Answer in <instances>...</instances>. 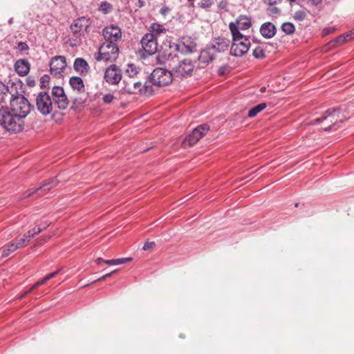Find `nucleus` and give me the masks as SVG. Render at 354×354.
Masks as SVG:
<instances>
[{"mask_svg": "<svg viewBox=\"0 0 354 354\" xmlns=\"http://www.w3.org/2000/svg\"><path fill=\"white\" fill-rule=\"evenodd\" d=\"M10 94V109L0 104V124L8 131L17 133L24 129V119L31 111V104L27 98L18 92L12 93L11 91Z\"/></svg>", "mask_w": 354, "mask_h": 354, "instance_id": "obj_1", "label": "nucleus"}, {"mask_svg": "<svg viewBox=\"0 0 354 354\" xmlns=\"http://www.w3.org/2000/svg\"><path fill=\"white\" fill-rule=\"evenodd\" d=\"M52 96L46 91L39 92L35 99L37 111L44 116L57 112L56 108L59 110L66 109L69 100L65 94L63 87L55 86L52 88Z\"/></svg>", "mask_w": 354, "mask_h": 354, "instance_id": "obj_2", "label": "nucleus"}, {"mask_svg": "<svg viewBox=\"0 0 354 354\" xmlns=\"http://www.w3.org/2000/svg\"><path fill=\"white\" fill-rule=\"evenodd\" d=\"M346 119L345 115L338 109L327 110L320 118H318L309 124L315 125L323 123L322 129L325 131H335L339 127V124Z\"/></svg>", "mask_w": 354, "mask_h": 354, "instance_id": "obj_3", "label": "nucleus"}, {"mask_svg": "<svg viewBox=\"0 0 354 354\" xmlns=\"http://www.w3.org/2000/svg\"><path fill=\"white\" fill-rule=\"evenodd\" d=\"M234 32H231L232 43L230 54L234 57H241L248 53L250 46V41L246 36L235 30V28H234Z\"/></svg>", "mask_w": 354, "mask_h": 354, "instance_id": "obj_4", "label": "nucleus"}, {"mask_svg": "<svg viewBox=\"0 0 354 354\" xmlns=\"http://www.w3.org/2000/svg\"><path fill=\"white\" fill-rule=\"evenodd\" d=\"M122 84H124L122 89L129 94L140 93L151 95L155 92L154 88H152V86H149V83L145 82V84H142L136 77H124Z\"/></svg>", "mask_w": 354, "mask_h": 354, "instance_id": "obj_5", "label": "nucleus"}, {"mask_svg": "<svg viewBox=\"0 0 354 354\" xmlns=\"http://www.w3.org/2000/svg\"><path fill=\"white\" fill-rule=\"evenodd\" d=\"M174 78L172 71H168L162 68H157L153 71L150 75L149 86H165L171 83Z\"/></svg>", "mask_w": 354, "mask_h": 354, "instance_id": "obj_6", "label": "nucleus"}, {"mask_svg": "<svg viewBox=\"0 0 354 354\" xmlns=\"http://www.w3.org/2000/svg\"><path fill=\"white\" fill-rule=\"evenodd\" d=\"M119 48L116 43L104 41L99 48V53L95 57L97 61L113 62L118 56Z\"/></svg>", "mask_w": 354, "mask_h": 354, "instance_id": "obj_7", "label": "nucleus"}, {"mask_svg": "<svg viewBox=\"0 0 354 354\" xmlns=\"http://www.w3.org/2000/svg\"><path fill=\"white\" fill-rule=\"evenodd\" d=\"M91 24L92 21L90 18L80 17L73 21L70 26V30L76 39H80L88 32Z\"/></svg>", "mask_w": 354, "mask_h": 354, "instance_id": "obj_8", "label": "nucleus"}, {"mask_svg": "<svg viewBox=\"0 0 354 354\" xmlns=\"http://www.w3.org/2000/svg\"><path fill=\"white\" fill-rule=\"evenodd\" d=\"M194 69V65L189 59H184L171 68L174 78H186L192 76Z\"/></svg>", "mask_w": 354, "mask_h": 354, "instance_id": "obj_9", "label": "nucleus"}, {"mask_svg": "<svg viewBox=\"0 0 354 354\" xmlns=\"http://www.w3.org/2000/svg\"><path fill=\"white\" fill-rule=\"evenodd\" d=\"M50 73L56 78L64 77L66 68V60L64 56L57 55L53 57L50 62Z\"/></svg>", "mask_w": 354, "mask_h": 354, "instance_id": "obj_10", "label": "nucleus"}, {"mask_svg": "<svg viewBox=\"0 0 354 354\" xmlns=\"http://www.w3.org/2000/svg\"><path fill=\"white\" fill-rule=\"evenodd\" d=\"M209 129V127L207 124H203L196 127L193 131L184 139L183 142V147H189L195 145L208 132Z\"/></svg>", "mask_w": 354, "mask_h": 354, "instance_id": "obj_11", "label": "nucleus"}, {"mask_svg": "<svg viewBox=\"0 0 354 354\" xmlns=\"http://www.w3.org/2000/svg\"><path fill=\"white\" fill-rule=\"evenodd\" d=\"M142 49L147 55H151L156 53L158 43L156 38L151 33H146L140 41Z\"/></svg>", "mask_w": 354, "mask_h": 354, "instance_id": "obj_12", "label": "nucleus"}, {"mask_svg": "<svg viewBox=\"0 0 354 354\" xmlns=\"http://www.w3.org/2000/svg\"><path fill=\"white\" fill-rule=\"evenodd\" d=\"M104 79L109 84H118L122 80L121 70L115 64L111 65L106 69Z\"/></svg>", "mask_w": 354, "mask_h": 354, "instance_id": "obj_13", "label": "nucleus"}, {"mask_svg": "<svg viewBox=\"0 0 354 354\" xmlns=\"http://www.w3.org/2000/svg\"><path fill=\"white\" fill-rule=\"evenodd\" d=\"M102 35L105 41H113L117 44L122 37V31L118 26L111 24L103 29Z\"/></svg>", "mask_w": 354, "mask_h": 354, "instance_id": "obj_14", "label": "nucleus"}, {"mask_svg": "<svg viewBox=\"0 0 354 354\" xmlns=\"http://www.w3.org/2000/svg\"><path fill=\"white\" fill-rule=\"evenodd\" d=\"M58 183L59 181L57 178L48 179L39 187L31 188L27 192L24 193V198L30 197L35 193H37L38 195L41 196L44 194V191L50 190L52 187H55Z\"/></svg>", "mask_w": 354, "mask_h": 354, "instance_id": "obj_15", "label": "nucleus"}, {"mask_svg": "<svg viewBox=\"0 0 354 354\" xmlns=\"http://www.w3.org/2000/svg\"><path fill=\"white\" fill-rule=\"evenodd\" d=\"M252 23L250 17L245 15H241L237 18L236 23L231 22L230 24L229 28L231 32H234V28L237 31L241 32V30L249 29Z\"/></svg>", "mask_w": 354, "mask_h": 354, "instance_id": "obj_16", "label": "nucleus"}, {"mask_svg": "<svg viewBox=\"0 0 354 354\" xmlns=\"http://www.w3.org/2000/svg\"><path fill=\"white\" fill-rule=\"evenodd\" d=\"M27 245L26 239H16L2 248L1 257H6L19 248Z\"/></svg>", "mask_w": 354, "mask_h": 354, "instance_id": "obj_17", "label": "nucleus"}, {"mask_svg": "<svg viewBox=\"0 0 354 354\" xmlns=\"http://www.w3.org/2000/svg\"><path fill=\"white\" fill-rule=\"evenodd\" d=\"M230 46V40L224 38L218 37L213 39L211 44L209 46L213 52L216 54L217 53H223L228 49Z\"/></svg>", "mask_w": 354, "mask_h": 354, "instance_id": "obj_18", "label": "nucleus"}, {"mask_svg": "<svg viewBox=\"0 0 354 354\" xmlns=\"http://www.w3.org/2000/svg\"><path fill=\"white\" fill-rule=\"evenodd\" d=\"M15 72L21 77L28 74L30 69V64L27 59H20L16 61L14 65Z\"/></svg>", "mask_w": 354, "mask_h": 354, "instance_id": "obj_19", "label": "nucleus"}, {"mask_svg": "<svg viewBox=\"0 0 354 354\" xmlns=\"http://www.w3.org/2000/svg\"><path fill=\"white\" fill-rule=\"evenodd\" d=\"M69 84L74 92L77 94H84L86 88L83 80L78 76L71 77L69 80Z\"/></svg>", "mask_w": 354, "mask_h": 354, "instance_id": "obj_20", "label": "nucleus"}, {"mask_svg": "<svg viewBox=\"0 0 354 354\" xmlns=\"http://www.w3.org/2000/svg\"><path fill=\"white\" fill-rule=\"evenodd\" d=\"M276 32V27L271 22L264 23L260 28V32L261 35L266 39H270L273 37L275 35Z\"/></svg>", "mask_w": 354, "mask_h": 354, "instance_id": "obj_21", "label": "nucleus"}, {"mask_svg": "<svg viewBox=\"0 0 354 354\" xmlns=\"http://www.w3.org/2000/svg\"><path fill=\"white\" fill-rule=\"evenodd\" d=\"M73 67L75 71L81 75L87 74L90 70V67L87 62L81 57H78L75 59Z\"/></svg>", "mask_w": 354, "mask_h": 354, "instance_id": "obj_22", "label": "nucleus"}, {"mask_svg": "<svg viewBox=\"0 0 354 354\" xmlns=\"http://www.w3.org/2000/svg\"><path fill=\"white\" fill-rule=\"evenodd\" d=\"M215 53L209 46H207L205 49L202 50L198 57V61L204 64H208L215 57Z\"/></svg>", "mask_w": 354, "mask_h": 354, "instance_id": "obj_23", "label": "nucleus"}, {"mask_svg": "<svg viewBox=\"0 0 354 354\" xmlns=\"http://www.w3.org/2000/svg\"><path fill=\"white\" fill-rule=\"evenodd\" d=\"M348 38H351V35L350 34H346V35H340L328 42L327 46H328V48H336L346 42Z\"/></svg>", "mask_w": 354, "mask_h": 354, "instance_id": "obj_24", "label": "nucleus"}, {"mask_svg": "<svg viewBox=\"0 0 354 354\" xmlns=\"http://www.w3.org/2000/svg\"><path fill=\"white\" fill-rule=\"evenodd\" d=\"M149 30V33L152 34V35L155 37L156 36L165 34L167 32V29L164 27V26L158 23H153L150 26Z\"/></svg>", "mask_w": 354, "mask_h": 354, "instance_id": "obj_25", "label": "nucleus"}, {"mask_svg": "<svg viewBox=\"0 0 354 354\" xmlns=\"http://www.w3.org/2000/svg\"><path fill=\"white\" fill-rule=\"evenodd\" d=\"M267 106L266 103H261L250 109L248 113L249 118L256 116L259 113L264 110Z\"/></svg>", "mask_w": 354, "mask_h": 354, "instance_id": "obj_26", "label": "nucleus"}, {"mask_svg": "<svg viewBox=\"0 0 354 354\" xmlns=\"http://www.w3.org/2000/svg\"><path fill=\"white\" fill-rule=\"evenodd\" d=\"M8 87L0 81V104L6 102L8 96Z\"/></svg>", "mask_w": 354, "mask_h": 354, "instance_id": "obj_27", "label": "nucleus"}, {"mask_svg": "<svg viewBox=\"0 0 354 354\" xmlns=\"http://www.w3.org/2000/svg\"><path fill=\"white\" fill-rule=\"evenodd\" d=\"M42 231V229L40 227H37L33 228L31 230H29L26 233L23 237L21 239H27V244L30 241V239L33 238L36 234H39Z\"/></svg>", "mask_w": 354, "mask_h": 354, "instance_id": "obj_28", "label": "nucleus"}, {"mask_svg": "<svg viewBox=\"0 0 354 354\" xmlns=\"http://www.w3.org/2000/svg\"><path fill=\"white\" fill-rule=\"evenodd\" d=\"M132 261V258H120L116 259L106 260L104 263L109 266L120 265Z\"/></svg>", "mask_w": 354, "mask_h": 354, "instance_id": "obj_29", "label": "nucleus"}, {"mask_svg": "<svg viewBox=\"0 0 354 354\" xmlns=\"http://www.w3.org/2000/svg\"><path fill=\"white\" fill-rule=\"evenodd\" d=\"M281 30L287 35H291L294 33L295 28L293 24L285 22L281 25Z\"/></svg>", "mask_w": 354, "mask_h": 354, "instance_id": "obj_30", "label": "nucleus"}, {"mask_svg": "<svg viewBox=\"0 0 354 354\" xmlns=\"http://www.w3.org/2000/svg\"><path fill=\"white\" fill-rule=\"evenodd\" d=\"M126 73L128 75L127 77H136V75L138 73V69L135 65L129 64L127 65Z\"/></svg>", "mask_w": 354, "mask_h": 354, "instance_id": "obj_31", "label": "nucleus"}, {"mask_svg": "<svg viewBox=\"0 0 354 354\" xmlns=\"http://www.w3.org/2000/svg\"><path fill=\"white\" fill-rule=\"evenodd\" d=\"M112 9V6L107 1H102L99 6V10L104 14H107Z\"/></svg>", "mask_w": 354, "mask_h": 354, "instance_id": "obj_32", "label": "nucleus"}, {"mask_svg": "<svg viewBox=\"0 0 354 354\" xmlns=\"http://www.w3.org/2000/svg\"><path fill=\"white\" fill-rule=\"evenodd\" d=\"M214 4V0H201L198 6L203 9H209Z\"/></svg>", "mask_w": 354, "mask_h": 354, "instance_id": "obj_33", "label": "nucleus"}, {"mask_svg": "<svg viewBox=\"0 0 354 354\" xmlns=\"http://www.w3.org/2000/svg\"><path fill=\"white\" fill-rule=\"evenodd\" d=\"M253 56L257 59H263L266 57L265 51L261 46H257L253 50Z\"/></svg>", "mask_w": 354, "mask_h": 354, "instance_id": "obj_34", "label": "nucleus"}, {"mask_svg": "<svg viewBox=\"0 0 354 354\" xmlns=\"http://www.w3.org/2000/svg\"><path fill=\"white\" fill-rule=\"evenodd\" d=\"M49 81H50V77L48 75L45 74L43 76H41L40 78V81H39L40 87L46 88V86H48V85L49 84Z\"/></svg>", "mask_w": 354, "mask_h": 354, "instance_id": "obj_35", "label": "nucleus"}, {"mask_svg": "<svg viewBox=\"0 0 354 354\" xmlns=\"http://www.w3.org/2000/svg\"><path fill=\"white\" fill-rule=\"evenodd\" d=\"M306 17V14L303 10L297 11L294 15V19L295 20H297L299 21H304Z\"/></svg>", "mask_w": 354, "mask_h": 354, "instance_id": "obj_36", "label": "nucleus"}, {"mask_svg": "<svg viewBox=\"0 0 354 354\" xmlns=\"http://www.w3.org/2000/svg\"><path fill=\"white\" fill-rule=\"evenodd\" d=\"M73 104L76 106H84L86 102V97H75L73 99Z\"/></svg>", "mask_w": 354, "mask_h": 354, "instance_id": "obj_37", "label": "nucleus"}, {"mask_svg": "<svg viewBox=\"0 0 354 354\" xmlns=\"http://www.w3.org/2000/svg\"><path fill=\"white\" fill-rule=\"evenodd\" d=\"M115 96L111 93H106L103 95L102 101L104 104H111L115 99Z\"/></svg>", "mask_w": 354, "mask_h": 354, "instance_id": "obj_38", "label": "nucleus"}, {"mask_svg": "<svg viewBox=\"0 0 354 354\" xmlns=\"http://www.w3.org/2000/svg\"><path fill=\"white\" fill-rule=\"evenodd\" d=\"M46 283V281L45 280L44 277L38 281L37 282H36L35 284H33L31 287H30V290H35L36 288H37L39 286H41V285H44Z\"/></svg>", "mask_w": 354, "mask_h": 354, "instance_id": "obj_39", "label": "nucleus"}, {"mask_svg": "<svg viewBox=\"0 0 354 354\" xmlns=\"http://www.w3.org/2000/svg\"><path fill=\"white\" fill-rule=\"evenodd\" d=\"M156 244H155V242L153 241H151V242H146L143 247H142V250H148L149 249H152L155 247Z\"/></svg>", "mask_w": 354, "mask_h": 354, "instance_id": "obj_40", "label": "nucleus"}, {"mask_svg": "<svg viewBox=\"0 0 354 354\" xmlns=\"http://www.w3.org/2000/svg\"><path fill=\"white\" fill-rule=\"evenodd\" d=\"M18 48L20 51H25L28 50V46L26 42L19 41L17 44Z\"/></svg>", "mask_w": 354, "mask_h": 354, "instance_id": "obj_41", "label": "nucleus"}, {"mask_svg": "<svg viewBox=\"0 0 354 354\" xmlns=\"http://www.w3.org/2000/svg\"><path fill=\"white\" fill-rule=\"evenodd\" d=\"M60 270H61V269H59L52 273L47 274L46 276L44 277L45 280L47 281L55 277L58 274V273L60 272Z\"/></svg>", "mask_w": 354, "mask_h": 354, "instance_id": "obj_42", "label": "nucleus"}, {"mask_svg": "<svg viewBox=\"0 0 354 354\" xmlns=\"http://www.w3.org/2000/svg\"><path fill=\"white\" fill-rule=\"evenodd\" d=\"M263 2L269 6H275L281 3V0H263Z\"/></svg>", "mask_w": 354, "mask_h": 354, "instance_id": "obj_43", "label": "nucleus"}, {"mask_svg": "<svg viewBox=\"0 0 354 354\" xmlns=\"http://www.w3.org/2000/svg\"><path fill=\"white\" fill-rule=\"evenodd\" d=\"M27 85L30 87H32L35 85V78L32 76H28L26 79Z\"/></svg>", "mask_w": 354, "mask_h": 354, "instance_id": "obj_44", "label": "nucleus"}, {"mask_svg": "<svg viewBox=\"0 0 354 354\" xmlns=\"http://www.w3.org/2000/svg\"><path fill=\"white\" fill-rule=\"evenodd\" d=\"M170 11V9L167 6H163L160 10V13L163 15L166 16Z\"/></svg>", "mask_w": 354, "mask_h": 354, "instance_id": "obj_45", "label": "nucleus"}, {"mask_svg": "<svg viewBox=\"0 0 354 354\" xmlns=\"http://www.w3.org/2000/svg\"><path fill=\"white\" fill-rule=\"evenodd\" d=\"M270 12L272 14L276 15V14H279L281 12V10L279 8L272 6H270Z\"/></svg>", "mask_w": 354, "mask_h": 354, "instance_id": "obj_46", "label": "nucleus"}, {"mask_svg": "<svg viewBox=\"0 0 354 354\" xmlns=\"http://www.w3.org/2000/svg\"><path fill=\"white\" fill-rule=\"evenodd\" d=\"M333 31H334L333 28H324L323 30L325 35L330 34V33L333 32Z\"/></svg>", "mask_w": 354, "mask_h": 354, "instance_id": "obj_47", "label": "nucleus"}, {"mask_svg": "<svg viewBox=\"0 0 354 354\" xmlns=\"http://www.w3.org/2000/svg\"><path fill=\"white\" fill-rule=\"evenodd\" d=\"M323 0H308L313 5L317 6L322 2Z\"/></svg>", "mask_w": 354, "mask_h": 354, "instance_id": "obj_48", "label": "nucleus"}, {"mask_svg": "<svg viewBox=\"0 0 354 354\" xmlns=\"http://www.w3.org/2000/svg\"><path fill=\"white\" fill-rule=\"evenodd\" d=\"M49 223L45 222L44 223H41L38 227H40L42 230H45L46 227H48L49 226Z\"/></svg>", "mask_w": 354, "mask_h": 354, "instance_id": "obj_49", "label": "nucleus"}, {"mask_svg": "<svg viewBox=\"0 0 354 354\" xmlns=\"http://www.w3.org/2000/svg\"><path fill=\"white\" fill-rule=\"evenodd\" d=\"M32 290H30V288L26 291L24 293H23L22 295H21L19 297V299H21L23 298H24L27 295H28L30 292H31Z\"/></svg>", "mask_w": 354, "mask_h": 354, "instance_id": "obj_50", "label": "nucleus"}, {"mask_svg": "<svg viewBox=\"0 0 354 354\" xmlns=\"http://www.w3.org/2000/svg\"><path fill=\"white\" fill-rule=\"evenodd\" d=\"M105 279H106V277H105V275H103L102 277H101L98 278L97 279H96V280H95V281H92L91 283H92V284H93V283H95V282H97V281H100L104 280Z\"/></svg>", "mask_w": 354, "mask_h": 354, "instance_id": "obj_51", "label": "nucleus"}, {"mask_svg": "<svg viewBox=\"0 0 354 354\" xmlns=\"http://www.w3.org/2000/svg\"><path fill=\"white\" fill-rule=\"evenodd\" d=\"M104 261L103 259L99 257L97 258L96 260H95V262L97 264L100 265L102 262H104Z\"/></svg>", "mask_w": 354, "mask_h": 354, "instance_id": "obj_52", "label": "nucleus"}, {"mask_svg": "<svg viewBox=\"0 0 354 354\" xmlns=\"http://www.w3.org/2000/svg\"><path fill=\"white\" fill-rule=\"evenodd\" d=\"M117 271H118V270H113L111 272H109L104 275H105L106 278H108V277H110L113 273H115Z\"/></svg>", "mask_w": 354, "mask_h": 354, "instance_id": "obj_53", "label": "nucleus"}, {"mask_svg": "<svg viewBox=\"0 0 354 354\" xmlns=\"http://www.w3.org/2000/svg\"><path fill=\"white\" fill-rule=\"evenodd\" d=\"M288 1L292 4V3H294L295 1H296V0H288Z\"/></svg>", "mask_w": 354, "mask_h": 354, "instance_id": "obj_54", "label": "nucleus"}, {"mask_svg": "<svg viewBox=\"0 0 354 354\" xmlns=\"http://www.w3.org/2000/svg\"><path fill=\"white\" fill-rule=\"evenodd\" d=\"M260 91H261V93H263V92H264L266 91V88L265 87H262V88H261Z\"/></svg>", "mask_w": 354, "mask_h": 354, "instance_id": "obj_55", "label": "nucleus"}, {"mask_svg": "<svg viewBox=\"0 0 354 354\" xmlns=\"http://www.w3.org/2000/svg\"><path fill=\"white\" fill-rule=\"evenodd\" d=\"M12 21H13V19H12V18H11V19H9L8 23H9L10 24H11L12 23Z\"/></svg>", "mask_w": 354, "mask_h": 354, "instance_id": "obj_56", "label": "nucleus"}, {"mask_svg": "<svg viewBox=\"0 0 354 354\" xmlns=\"http://www.w3.org/2000/svg\"><path fill=\"white\" fill-rule=\"evenodd\" d=\"M222 3H223V2H221V3H220L219 7L223 8V4H222Z\"/></svg>", "mask_w": 354, "mask_h": 354, "instance_id": "obj_57", "label": "nucleus"}, {"mask_svg": "<svg viewBox=\"0 0 354 354\" xmlns=\"http://www.w3.org/2000/svg\"><path fill=\"white\" fill-rule=\"evenodd\" d=\"M222 3H223V2H221V3H220L219 7L223 8V4H222Z\"/></svg>", "mask_w": 354, "mask_h": 354, "instance_id": "obj_58", "label": "nucleus"}, {"mask_svg": "<svg viewBox=\"0 0 354 354\" xmlns=\"http://www.w3.org/2000/svg\"><path fill=\"white\" fill-rule=\"evenodd\" d=\"M219 73L220 74H223V70H221V68L219 69Z\"/></svg>", "mask_w": 354, "mask_h": 354, "instance_id": "obj_59", "label": "nucleus"}, {"mask_svg": "<svg viewBox=\"0 0 354 354\" xmlns=\"http://www.w3.org/2000/svg\"><path fill=\"white\" fill-rule=\"evenodd\" d=\"M219 73L220 74H223V70H221V68L219 69Z\"/></svg>", "mask_w": 354, "mask_h": 354, "instance_id": "obj_60", "label": "nucleus"}, {"mask_svg": "<svg viewBox=\"0 0 354 354\" xmlns=\"http://www.w3.org/2000/svg\"><path fill=\"white\" fill-rule=\"evenodd\" d=\"M295 207H297V206H298V203H296V204L295 205Z\"/></svg>", "mask_w": 354, "mask_h": 354, "instance_id": "obj_61", "label": "nucleus"}]
</instances>
